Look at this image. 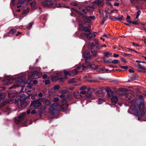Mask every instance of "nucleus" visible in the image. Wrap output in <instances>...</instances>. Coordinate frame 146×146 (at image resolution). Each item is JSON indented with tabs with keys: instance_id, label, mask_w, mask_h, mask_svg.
<instances>
[{
	"instance_id": "5701e85b",
	"label": "nucleus",
	"mask_w": 146,
	"mask_h": 146,
	"mask_svg": "<svg viewBox=\"0 0 146 146\" xmlns=\"http://www.w3.org/2000/svg\"><path fill=\"white\" fill-rule=\"evenodd\" d=\"M83 30L86 32H90V29L87 26L83 27Z\"/></svg>"
},
{
	"instance_id": "bb28decb",
	"label": "nucleus",
	"mask_w": 146,
	"mask_h": 146,
	"mask_svg": "<svg viewBox=\"0 0 146 146\" xmlns=\"http://www.w3.org/2000/svg\"><path fill=\"white\" fill-rule=\"evenodd\" d=\"M20 96L21 98L23 97V98L21 99V100L22 101H24L26 98V97H25V95L24 94H21L20 95Z\"/></svg>"
},
{
	"instance_id": "4c0bfd02",
	"label": "nucleus",
	"mask_w": 146,
	"mask_h": 146,
	"mask_svg": "<svg viewBox=\"0 0 146 146\" xmlns=\"http://www.w3.org/2000/svg\"><path fill=\"white\" fill-rule=\"evenodd\" d=\"M60 88V86L58 85H56L54 86L53 87V88L54 90H57L59 89Z\"/></svg>"
},
{
	"instance_id": "0e129e2a",
	"label": "nucleus",
	"mask_w": 146,
	"mask_h": 146,
	"mask_svg": "<svg viewBox=\"0 0 146 146\" xmlns=\"http://www.w3.org/2000/svg\"><path fill=\"white\" fill-rule=\"evenodd\" d=\"M35 113H36V111L35 110H33L31 111V113L32 114H34Z\"/></svg>"
},
{
	"instance_id": "680f3d73",
	"label": "nucleus",
	"mask_w": 146,
	"mask_h": 146,
	"mask_svg": "<svg viewBox=\"0 0 146 146\" xmlns=\"http://www.w3.org/2000/svg\"><path fill=\"white\" fill-rule=\"evenodd\" d=\"M119 3H116V2L114 4V5L115 6H119Z\"/></svg>"
},
{
	"instance_id": "79ce46f5",
	"label": "nucleus",
	"mask_w": 146,
	"mask_h": 146,
	"mask_svg": "<svg viewBox=\"0 0 146 146\" xmlns=\"http://www.w3.org/2000/svg\"><path fill=\"white\" fill-rule=\"evenodd\" d=\"M131 23L134 25H137L138 24V19L137 20H135V21H132Z\"/></svg>"
},
{
	"instance_id": "72a5a7b5",
	"label": "nucleus",
	"mask_w": 146,
	"mask_h": 146,
	"mask_svg": "<svg viewBox=\"0 0 146 146\" xmlns=\"http://www.w3.org/2000/svg\"><path fill=\"white\" fill-rule=\"evenodd\" d=\"M141 12L140 10H139L137 13V15L136 16V19H137L139 16L140 15Z\"/></svg>"
},
{
	"instance_id": "69168bd1",
	"label": "nucleus",
	"mask_w": 146,
	"mask_h": 146,
	"mask_svg": "<svg viewBox=\"0 0 146 146\" xmlns=\"http://www.w3.org/2000/svg\"><path fill=\"white\" fill-rule=\"evenodd\" d=\"M38 83V82L36 80H34L33 82V83L34 84H36Z\"/></svg>"
},
{
	"instance_id": "de8ad7c7",
	"label": "nucleus",
	"mask_w": 146,
	"mask_h": 146,
	"mask_svg": "<svg viewBox=\"0 0 146 146\" xmlns=\"http://www.w3.org/2000/svg\"><path fill=\"white\" fill-rule=\"evenodd\" d=\"M74 10L76 12H77L78 14H79L80 15L82 16V17L84 15L83 14L79 11H78L77 10H76L75 9H74Z\"/></svg>"
},
{
	"instance_id": "a211bd4d",
	"label": "nucleus",
	"mask_w": 146,
	"mask_h": 146,
	"mask_svg": "<svg viewBox=\"0 0 146 146\" xmlns=\"http://www.w3.org/2000/svg\"><path fill=\"white\" fill-rule=\"evenodd\" d=\"M29 8H27L26 9L24 10L22 13V14L23 15H27L29 12Z\"/></svg>"
},
{
	"instance_id": "c9c22d12",
	"label": "nucleus",
	"mask_w": 146,
	"mask_h": 146,
	"mask_svg": "<svg viewBox=\"0 0 146 146\" xmlns=\"http://www.w3.org/2000/svg\"><path fill=\"white\" fill-rule=\"evenodd\" d=\"M130 16H128L127 18V20L129 23H131L132 22L130 20Z\"/></svg>"
},
{
	"instance_id": "c85d7f7f",
	"label": "nucleus",
	"mask_w": 146,
	"mask_h": 146,
	"mask_svg": "<svg viewBox=\"0 0 146 146\" xmlns=\"http://www.w3.org/2000/svg\"><path fill=\"white\" fill-rule=\"evenodd\" d=\"M67 78L66 77H62L58 79L59 81L60 82H62L63 81V80L65 79H67Z\"/></svg>"
},
{
	"instance_id": "603ef678",
	"label": "nucleus",
	"mask_w": 146,
	"mask_h": 146,
	"mask_svg": "<svg viewBox=\"0 0 146 146\" xmlns=\"http://www.w3.org/2000/svg\"><path fill=\"white\" fill-rule=\"evenodd\" d=\"M132 44H133V46H140V45H138L137 44H136V43H135L134 42H132Z\"/></svg>"
},
{
	"instance_id": "dca6fc26",
	"label": "nucleus",
	"mask_w": 146,
	"mask_h": 146,
	"mask_svg": "<svg viewBox=\"0 0 146 146\" xmlns=\"http://www.w3.org/2000/svg\"><path fill=\"white\" fill-rule=\"evenodd\" d=\"M82 20L83 21L86 23H90V21L89 18V17H87L85 15H84L82 17Z\"/></svg>"
},
{
	"instance_id": "4d7b16f0",
	"label": "nucleus",
	"mask_w": 146,
	"mask_h": 146,
	"mask_svg": "<svg viewBox=\"0 0 146 146\" xmlns=\"http://www.w3.org/2000/svg\"><path fill=\"white\" fill-rule=\"evenodd\" d=\"M113 56L114 57H117L119 56V55L115 53H114L113 54Z\"/></svg>"
},
{
	"instance_id": "3c124183",
	"label": "nucleus",
	"mask_w": 146,
	"mask_h": 146,
	"mask_svg": "<svg viewBox=\"0 0 146 146\" xmlns=\"http://www.w3.org/2000/svg\"><path fill=\"white\" fill-rule=\"evenodd\" d=\"M86 93V92L85 90H82L80 92V94H85Z\"/></svg>"
},
{
	"instance_id": "20e7f679",
	"label": "nucleus",
	"mask_w": 146,
	"mask_h": 146,
	"mask_svg": "<svg viewBox=\"0 0 146 146\" xmlns=\"http://www.w3.org/2000/svg\"><path fill=\"white\" fill-rule=\"evenodd\" d=\"M80 10L85 14H86L87 13H91L93 11L94 8L93 6H89L87 7L85 9H83L81 7H78Z\"/></svg>"
},
{
	"instance_id": "f3484780",
	"label": "nucleus",
	"mask_w": 146,
	"mask_h": 146,
	"mask_svg": "<svg viewBox=\"0 0 146 146\" xmlns=\"http://www.w3.org/2000/svg\"><path fill=\"white\" fill-rule=\"evenodd\" d=\"M74 97L77 99L80 98L81 97L80 93L78 92H75L74 93Z\"/></svg>"
},
{
	"instance_id": "cd10ccee",
	"label": "nucleus",
	"mask_w": 146,
	"mask_h": 146,
	"mask_svg": "<svg viewBox=\"0 0 146 146\" xmlns=\"http://www.w3.org/2000/svg\"><path fill=\"white\" fill-rule=\"evenodd\" d=\"M19 86H20V84H14L13 85V86H12L10 87L9 88L10 89H11L14 88H16V87H19Z\"/></svg>"
},
{
	"instance_id": "6e6d98bb",
	"label": "nucleus",
	"mask_w": 146,
	"mask_h": 146,
	"mask_svg": "<svg viewBox=\"0 0 146 146\" xmlns=\"http://www.w3.org/2000/svg\"><path fill=\"white\" fill-rule=\"evenodd\" d=\"M120 68L124 69H127L128 68V67L127 66H121Z\"/></svg>"
},
{
	"instance_id": "ddd939ff",
	"label": "nucleus",
	"mask_w": 146,
	"mask_h": 146,
	"mask_svg": "<svg viewBox=\"0 0 146 146\" xmlns=\"http://www.w3.org/2000/svg\"><path fill=\"white\" fill-rule=\"evenodd\" d=\"M118 100L117 96L115 95H113L111 96V101L112 103L116 104Z\"/></svg>"
},
{
	"instance_id": "1a4fd4ad",
	"label": "nucleus",
	"mask_w": 146,
	"mask_h": 146,
	"mask_svg": "<svg viewBox=\"0 0 146 146\" xmlns=\"http://www.w3.org/2000/svg\"><path fill=\"white\" fill-rule=\"evenodd\" d=\"M146 65V63L144 62H141L140 63L138 64V68L142 70H145V67Z\"/></svg>"
},
{
	"instance_id": "37998d69",
	"label": "nucleus",
	"mask_w": 146,
	"mask_h": 146,
	"mask_svg": "<svg viewBox=\"0 0 146 146\" xmlns=\"http://www.w3.org/2000/svg\"><path fill=\"white\" fill-rule=\"evenodd\" d=\"M16 31L15 29H12L10 31V32L13 34H14Z\"/></svg>"
},
{
	"instance_id": "473e14b6",
	"label": "nucleus",
	"mask_w": 146,
	"mask_h": 146,
	"mask_svg": "<svg viewBox=\"0 0 146 146\" xmlns=\"http://www.w3.org/2000/svg\"><path fill=\"white\" fill-rule=\"evenodd\" d=\"M61 92L62 94H66L68 93V91L67 90H62L61 91Z\"/></svg>"
},
{
	"instance_id": "864d4df0",
	"label": "nucleus",
	"mask_w": 146,
	"mask_h": 146,
	"mask_svg": "<svg viewBox=\"0 0 146 146\" xmlns=\"http://www.w3.org/2000/svg\"><path fill=\"white\" fill-rule=\"evenodd\" d=\"M71 4L73 6H77L78 5V4L75 2H72Z\"/></svg>"
},
{
	"instance_id": "2f4dec72",
	"label": "nucleus",
	"mask_w": 146,
	"mask_h": 146,
	"mask_svg": "<svg viewBox=\"0 0 146 146\" xmlns=\"http://www.w3.org/2000/svg\"><path fill=\"white\" fill-rule=\"evenodd\" d=\"M75 82H76V81L74 79H70L68 81V82L69 83H74Z\"/></svg>"
},
{
	"instance_id": "aec40b11",
	"label": "nucleus",
	"mask_w": 146,
	"mask_h": 146,
	"mask_svg": "<svg viewBox=\"0 0 146 146\" xmlns=\"http://www.w3.org/2000/svg\"><path fill=\"white\" fill-rule=\"evenodd\" d=\"M89 32V33H87L86 34V37L87 38H89V39H90L93 36L90 31V32Z\"/></svg>"
},
{
	"instance_id": "6e6552de",
	"label": "nucleus",
	"mask_w": 146,
	"mask_h": 146,
	"mask_svg": "<svg viewBox=\"0 0 146 146\" xmlns=\"http://www.w3.org/2000/svg\"><path fill=\"white\" fill-rule=\"evenodd\" d=\"M26 115V113L25 112L23 113L22 114L19 115L18 118L17 119H15V122L17 124H19V123L21 120L23 119V118L25 117Z\"/></svg>"
},
{
	"instance_id": "4468645a",
	"label": "nucleus",
	"mask_w": 146,
	"mask_h": 146,
	"mask_svg": "<svg viewBox=\"0 0 146 146\" xmlns=\"http://www.w3.org/2000/svg\"><path fill=\"white\" fill-rule=\"evenodd\" d=\"M40 100L41 102H43V104L45 105H49L51 103V102L50 101L46 99L40 98Z\"/></svg>"
},
{
	"instance_id": "f03ea898",
	"label": "nucleus",
	"mask_w": 146,
	"mask_h": 146,
	"mask_svg": "<svg viewBox=\"0 0 146 146\" xmlns=\"http://www.w3.org/2000/svg\"><path fill=\"white\" fill-rule=\"evenodd\" d=\"M62 104L60 106L59 110L63 112H67L69 111L68 106L69 104L67 103L66 100H62Z\"/></svg>"
},
{
	"instance_id": "e2e57ef3",
	"label": "nucleus",
	"mask_w": 146,
	"mask_h": 146,
	"mask_svg": "<svg viewBox=\"0 0 146 146\" xmlns=\"http://www.w3.org/2000/svg\"><path fill=\"white\" fill-rule=\"evenodd\" d=\"M65 96L64 94H62V95H60L59 96L61 98H63L65 97Z\"/></svg>"
},
{
	"instance_id": "a18cd8bd",
	"label": "nucleus",
	"mask_w": 146,
	"mask_h": 146,
	"mask_svg": "<svg viewBox=\"0 0 146 146\" xmlns=\"http://www.w3.org/2000/svg\"><path fill=\"white\" fill-rule=\"evenodd\" d=\"M87 87L86 86H83L80 88V90H84L86 89Z\"/></svg>"
},
{
	"instance_id": "6ab92c4d",
	"label": "nucleus",
	"mask_w": 146,
	"mask_h": 146,
	"mask_svg": "<svg viewBox=\"0 0 146 146\" xmlns=\"http://www.w3.org/2000/svg\"><path fill=\"white\" fill-rule=\"evenodd\" d=\"M71 73H72V74L75 75L78 74V72H79L77 70V69H74L71 71Z\"/></svg>"
},
{
	"instance_id": "412c9836",
	"label": "nucleus",
	"mask_w": 146,
	"mask_h": 146,
	"mask_svg": "<svg viewBox=\"0 0 146 146\" xmlns=\"http://www.w3.org/2000/svg\"><path fill=\"white\" fill-rule=\"evenodd\" d=\"M112 54L109 52H105L104 53V55L105 56L109 57L112 55Z\"/></svg>"
},
{
	"instance_id": "49530a36",
	"label": "nucleus",
	"mask_w": 146,
	"mask_h": 146,
	"mask_svg": "<svg viewBox=\"0 0 146 146\" xmlns=\"http://www.w3.org/2000/svg\"><path fill=\"white\" fill-rule=\"evenodd\" d=\"M33 24V23H29V26L27 27V28L28 29H30L32 27Z\"/></svg>"
},
{
	"instance_id": "2eb2a0df",
	"label": "nucleus",
	"mask_w": 146,
	"mask_h": 146,
	"mask_svg": "<svg viewBox=\"0 0 146 146\" xmlns=\"http://www.w3.org/2000/svg\"><path fill=\"white\" fill-rule=\"evenodd\" d=\"M86 65L87 67L88 68H90L92 69H95L97 68V66L96 65L94 64H88V63H86Z\"/></svg>"
},
{
	"instance_id": "7ed1b4c3",
	"label": "nucleus",
	"mask_w": 146,
	"mask_h": 146,
	"mask_svg": "<svg viewBox=\"0 0 146 146\" xmlns=\"http://www.w3.org/2000/svg\"><path fill=\"white\" fill-rule=\"evenodd\" d=\"M42 104L40 99H39L31 102V105L33 109H36Z\"/></svg>"
},
{
	"instance_id": "a878e982",
	"label": "nucleus",
	"mask_w": 146,
	"mask_h": 146,
	"mask_svg": "<svg viewBox=\"0 0 146 146\" xmlns=\"http://www.w3.org/2000/svg\"><path fill=\"white\" fill-rule=\"evenodd\" d=\"M94 43H95V45L96 47H98L99 45V43L98 40L95 39L94 40Z\"/></svg>"
},
{
	"instance_id": "4be33fe9",
	"label": "nucleus",
	"mask_w": 146,
	"mask_h": 146,
	"mask_svg": "<svg viewBox=\"0 0 146 146\" xmlns=\"http://www.w3.org/2000/svg\"><path fill=\"white\" fill-rule=\"evenodd\" d=\"M64 73L65 75H71L72 73H71V71L68 72L67 70H64Z\"/></svg>"
},
{
	"instance_id": "13d9d810",
	"label": "nucleus",
	"mask_w": 146,
	"mask_h": 146,
	"mask_svg": "<svg viewBox=\"0 0 146 146\" xmlns=\"http://www.w3.org/2000/svg\"><path fill=\"white\" fill-rule=\"evenodd\" d=\"M54 101L55 102H57L58 101L59 99L57 98H54Z\"/></svg>"
},
{
	"instance_id": "bf43d9fd",
	"label": "nucleus",
	"mask_w": 146,
	"mask_h": 146,
	"mask_svg": "<svg viewBox=\"0 0 146 146\" xmlns=\"http://www.w3.org/2000/svg\"><path fill=\"white\" fill-rule=\"evenodd\" d=\"M47 76L46 74H44L42 76V78L44 79H45L47 78Z\"/></svg>"
},
{
	"instance_id": "393cba45",
	"label": "nucleus",
	"mask_w": 146,
	"mask_h": 146,
	"mask_svg": "<svg viewBox=\"0 0 146 146\" xmlns=\"http://www.w3.org/2000/svg\"><path fill=\"white\" fill-rule=\"evenodd\" d=\"M117 20L120 21L122 20L123 18V16L122 15H119L117 17H115Z\"/></svg>"
},
{
	"instance_id": "c03bdc74",
	"label": "nucleus",
	"mask_w": 146,
	"mask_h": 146,
	"mask_svg": "<svg viewBox=\"0 0 146 146\" xmlns=\"http://www.w3.org/2000/svg\"><path fill=\"white\" fill-rule=\"evenodd\" d=\"M56 6L57 7H60L63 6V4L60 3L56 4Z\"/></svg>"
},
{
	"instance_id": "a19ab883",
	"label": "nucleus",
	"mask_w": 146,
	"mask_h": 146,
	"mask_svg": "<svg viewBox=\"0 0 146 146\" xmlns=\"http://www.w3.org/2000/svg\"><path fill=\"white\" fill-rule=\"evenodd\" d=\"M25 2H28L27 0H19V3H23Z\"/></svg>"
},
{
	"instance_id": "09e8293b",
	"label": "nucleus",
	"mask_w": 146,
	"mask_h": 146,
	"mask_svg": "<svg viewBox=\"0 0 146 146\" xmlns=\"http://www.w3.org/2000/svg\"><path fill=\"white\" fill-rule=\"evenodd\" d=\"M110 34H105L103 36L108 38L110 37Z\"/></svg>"
},
{
	"instance_id": "8fccbe9b",
	"label": "nucleus",
	"mask_w": 146,
	"mask_h": 146,
	"mask_svg": "<svg viewBox=\"0 0 146 146\" xmlns=\"http://www.w3.org/2000/svg\"><path fill=\"white\" fill-rule=\"evenodd\" d=\"M50 80H46L45 82V83L46 84H50Z\"/></svg>"
},
{
	"instance_id": "ea45409f",
	"label": "nucleus",
	"mask_w": 146,
	"mask_h": 146,
	"mask_svg": "<svg viewBox=\"0 0 146 146\" xmlns=\"http://www.w3.org/2000/svg\"><path fill=\"white\" fill-rule=\"evenodd\" d=\"M99 103L98 104H100L102 102H104V100L102 99H99Z\"/></svg>"
},
{
	"instance_id": "39448f33",
	"label": "nucleus",
	"mask_w": 146,
	"mask_h": 146,
	"mask_svg": "<svg viewBox=\"0 0 146 146\" xmlns=\"http://www.w3.org/2000/svg\"><path fill=\"white\" fill-rule=\"evenodd\" d=\"M59 106V105L57 103L52 105L50 108L49 112L52 114H54L57 112L58 111L57 107Z\"/></svg>"
},
{
	"instance_id": "774afa93",
	"label": "nucleus",
	"mask_w": 146,
	"mask_h": 146,
	"mask_svg": "<svg viewBox=\"0 0 146 146\" xmlns=\"http://www.w3.org/2000/svg\"><path fill=\"white\" fill-rule=\"evenodd\" d=\"M129 72L130 73H132L133 72V71L131 69H129Z\"/></svg>"
},
{
	"instance_id": "f257e3e1",
	"label": "nucleus",
	"mask_w": 146,
	"mask_h": 146,
	"mask_svg": "<svg viewBox=\"0 0 146 146\" xmlns=\"http://www.w3.org/2000/svg\"><path fill=\"white\" fill-rule=\"evenodd\" d=\"M143 97L142 95H140L139 99L132 102L130 108L134 114L138 117V120L145 114L143 102L142 100Z\"/></svg>"
},
{
	"instance_id": "9d476101",
	"label": "nucleus",
	"mask_w": 146,
	"mask_h": 146,
	"mask_svg": "<svg viewBox=\"0 0 146 146\" xmlns=\"http://www.w3.org/2000/svg\"><path fill=\"white\" fill-rule=\"evenodd\" d=\"M32 76L34 78H39L42 76V74L40 73L37 71L33 72L32 73Z\"/></svg>"
},
{
	"instance_id": "58836bf2",
	"label": "nucleus",
	"mask_w": 146,
	"mask_h": 146,
	"mask_svg": "<svg viewBox=\"0 0 146 146\" xmlns=\"http://www.w3.org/2000/svg\"><path fill=\"white\" fill-rule=\"evenodd\" d=\"M119 60H114L111 62V63L116 64H117Z\"/></svg>"
},
{
	"instance_id": "7c9ffc66",
	"label": "nucleus",
	"mask_w": 146,
	"mask_h": 146,
	"mask_svg": "<svg viewBox=\"0 0 146 146\" xmlns=\"http://www.w3.org/2000/svg\"><path fill=\"white\" fill-rule=\"evenodd\" d=\"M30 5L32 7H34L36 5V2L35 1H33L30 3Z\"/></svg>"
},
{
	"instance_id": "9b49d317",
	"label": "nucleus",
	"mask_w": 146,
	"mask_h": 146,
	"mask_svg": "<svg viewBox=\"0 0 146 146\" xmlns=\"http://www.w3.org/2000/svg\"><path fill=\"white\" fill-rule=\"evenodd\" d=\"M87 67V66L86 65V63H84L82 66H78L76 69L78 70V71L79 72H82L84 68H86Z\"/></svg>"
},
{
	"instance_id": "0eeeda50",
	"label": "nucleus",
	"mask_w": 146,
	"mask_h": 146,
	"mask_svg": "<svg viewBox=\"0 0 146 146\" xmlns=\"http://www.w3.org/2000/svg\"><path fill=\"white\" fill-rule=\"evenodd\" d=\"M83 56L86 59V63H88L90 61L91 57L89 52L83 53Z\"/></svg>"
},
{
	"instance_id": "b1692460",
	"label": "nucleus",
	"mask_w": 146,
	"mask_h": 146,
	"mask_svg": "<svg viewBox=\"0 0 146 146\" xmlns=\"http://www.w3.org/2000/svg\"><path fill=\"white\" fill-rule=\"evenodd\" d=\"M91 52L93 55L94 56H96L97 53V51L96 50H95L93 49H91Z\"/></svg>"
},
{
	"instance_id": "f8f14e48",
	"label": "nucleus",
	"mask_w": 146,
	"mask_h": 146,
	"mask_svg": "<svg viewBox=\"0 0 146 146\" xmlns=\"http://www.w3.org/2000/svg\"><path fill=\"white\" fill-rule=\"evenodd\" d=\"M94 3L96 4L99 7H102L104 4L103 0H97L95 1Z\"/></svg>"
},
{
	"instance_id": "c756f323",
	"label": "nucleus",
	"mask_w": 146,
	"mask_h": 146,
	"mask_svg": "<svg viewBox=\"0 0 146 146\" xmlns=\"http://www.w3.org/2000/svg\"><path fill=\"white\" fill-rule=\"evenodd\" d=\"M89 18L90 22H91L92 20H95L96 19V17L95 16H89Z\"/></svg>"
},
{
	"instance_id": "5fc2aeb1",
	"label": "nucleus",
	"mask_w": 146,
	"mask_h": 146,
	"mask_svg": "<svg viewBox=\"0 0 146 146\" xmlns=\"http://www.w3.org/2000/svg\"><path fill=\"white\" fill-rule=\"evenodd\" d=\"M130 55V54L127 53H124L123 54V56L125 57L128 56Z\"/></svg>"
},
{
	"instance_id": "338daca9",
	"label": "nucleus",
	"mask_w": 146,
	"mask_h": 146,
	"mask_svg": "<svg viewBox=\"0 0 146 146\" xmlns=\"http://www.w3.org/2000/svg\"><path fill=\"white\" fill-rule=\"evenodd\" d=\"M121 61H123V62H126V60H124V58H121Z\"/></svg>"
},
{
	"instance_id": "052dcab7",
	"label": "nucleus",
	"mask_w": 146,
	"mask_h": 146,
	"mask_svg": "<svg viewBox=\"0 0 146 146\" xmlns=\"http://www.w3.org/2000/svg\"><path fill=\"white\" fill-rule=\"evenodd\" d=\"M38 95L39 97H41L42 96L43 94L42 93H40L38 94Z\"/></svg>"
},
{
	"instance_id": "f704fd0d",
	"label": "nucleus",
	"mask_w": 146,
	"mask_h": 146,
	"mask_svg": "<svg viewBox=\"0 0 146 146\" xmlns=\"http://www.w3.org/2000/svg\"><path fill=\"white\" fill-rule=\"evenodd\" d=\"M108 17L107 16H106V17H104L103 18L102 21L101 22V24L102 25L103 24L105 21H106V20L107 19V18Z\"/></svg>"
},
{
	"instance_id": "423d86ee",
	"label": "nucleus",
	"mask_w": 146,
	"mask_h": 146,
	"mask_svg": "<svg viewBox=\"0 0 146 146\" xmlns=\"http://www.w3.org/2000/svg\"><path fill=\"white\" fill-rule=\"evenodd\" d=\"M133 97V95L130 93H126L125 94H121L119 98L120 99L128 100Z\"/></svg>"
},
{
	"instance_id": "e433bc0d",
	"label": "nucleus",
	"mask_w": 146,
	"mask_h": 146,
	"mask_svg": "<svg viewBox=\"0 0 146 146\" xmlns=\"http://www.w3.org/2000/svg\"><path fill=\"white\" fill-rule=\"evenodd\" d=\"M86 34L85 33H82L81 34L80 36L82 38H84L85 36H86Z\"/></svg>"
}]
</instances>
